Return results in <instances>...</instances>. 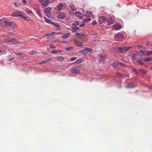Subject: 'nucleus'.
Masks as SVG:
<instances>
[{"label":"nucleus","instance_id":"12","mask_svg":"<svg viewBox=\"0 0 152 152\" xmlns=\"http://www.w3.org/2000/svg\"><path fill=\"white\" fill-rule=\"evenodd\" d=\"M145 62V58H142L138 61V63L139 64L141 65H143L144 64V62Z\"/></svg>","mask_w":152,"mask_h":152},{"label":"nucleus","instance_id":"38","mask_svg":"<svg viewBox=\"0 0 152 152\" xmlns=\"http://www.w3.org/2000/svg\"><path fill=\"white\" fill-rule=\"evenodd\" d=\"M77 59V58L76 57H73L71 58L70 60L71 61H75Z\"/></svg>","mask_w":152,"mask_h":152},{"label":"nucleus","instance_id":"53","mask_svg":"<svg viewBox=\"0 0 152 152\" xmlns=\"http://www.w3.org/2000/svg\"><path fill=\"white\" fill-rule=\"evenodd\" d=\"M28 12L29 13H32V12L31 11H28Z\"/></svg>","mask_w":152,"mask_h":152},{"label":"nucleus","instance_id":"45","mask_svg":"<svg viewBox=\"0 0 152 152\" xmlns=\"http://www.w3.org/2000/svg\"><path fill=\"white\" fill-rule=\"evenodd\" d=\"M0 53H3V54H5L6 53V52L4 50H0Z\"/></svg>","mask_w":152,"mask_h":152},{"label":"nucleus","instance_id":"29","mask_svg":"<svg viewBox=\"0 0 152 152\" xmlns=\"http://www.w3.org/2000/svg\"><path fill=\"white\" fill-rule=\"evenodd\" d=\"M70 7H71L72 10L73 11H74L76 10V9L74 7V6L73 4L71 5Z\"/></svg>","mask_w":152,"mask_h":152},{"label":"nucleus","instance_id":"8","mask_svg":"<svg viewBox=\"0 0 152 152\" xmlns=\"http://www.w3.org/2000/svg\"><path fill=\"white\" fill-rule=\"evenodd\" d=\"M113 28L115 30H118L121 28V26L120 24H116L113 26Z\"/></svg>","mask_w":152,"mask_h":152},{"label":"nucleus","instance_id":"43","mask_svg":"<svg viewBox=\"0 0 152 152\" xmlns=\"http://www.w3.org/2000/svg\"><path fill=\"white\" fill-rule=\"evenodd\" d=\"M14 5H15V7H19L20 6V4H18L17 3H16L15 2L14 3Z\"/></svg>","mask_w":152,"mask_h":152},{"label":"nucleus","instance_id":"21","mask_svg":"<svg viewBox=\"0 0 152 152\" xmlns=\"http://www.w3.org/2000/svg\"><path fill=\"white\" fill-rule=\"evenodd\" d=\"M63 6V4L61 3H60L58 5L57 7L58 9L59 10H61Z\"/></svg>","mask_w":152,"mask_h":152},{"label":"nucleus","instance_id":"14","mask_svg":"<svg viewBox=\"0 0 152 152\" xmlns=\"http://www.w3.org/2000/svg\"><path fill=\"white\" fill-rule=\"evenodd\" d=\"M52 60V59L49 58L47 59H46L45 60L41 61L40 63H39V64H43L46 63L48 62L51 61Z\"/></svg>","mask_w":152,"mask_h":152},{"label":"nucleus","instance_id":"47","mask_svg":"<svg viewBox=\"0 0 152 152\" xmlns=\"http://www.w3.org/2000/svg\"><path fill=\"white\" fill-rule=\"evenodd\" d=\"M22 2L24 4H26L27 3V1L26 0H22Z\"/></svg>","mask_w":152,"mask_h":152},{"label":"nucleus","instance_id":"34","mask_svg":"<svg viewBox=\"0 0 152 152\" xmlns=\"http://www.w3.org/2000/svg\"><path fill=\"white\" fill-rule=\"evenodd\" d=\"M16 41V39H11L9 40H8V42H15Z\"/></svg>","mask_w":152,"mask_h":152},{"label":"nucleus","instance_id":"51","mask_svg":"<svg viewBox=\"0 0 152 152\" xmlns=\"http://www.w3.org/2000/svg\"><path fill=\"white\" fill-rule=\"evenodd\" d=\"M0 25L1 26V27H4V26L2 25V23L0 24Z\"/></svg>","mask_w":152,"mask_h":152},{"label":"nucleus","instance_id":"56","mask_svg":"<svg viewBox=\"0 0 152 152\" xmlns=\"http://www.w3.org/2000/svg\"><path fill=\"white\" fill-rule=\"evenodd\" d=\"M72 32L73 33V32H75L76 31H74V30H72Z\"/></svg>","mask_w":152,"mask_h":152},{"label":"nucleus","instance_id":"5","mask_svg":"<svg viewBox=\"0 0 152 152\" xmlns=\"http://www.w3.org/2000/svg\"><path fill=\"white\" fill-rule=\"evenodd\" d=\"M80 67H77L74 68L72 70L71 72L72 74H77L80 73Z\"/></svg>","mask_w":152,"mask_h":152},{"label":"nucleus","instance_id":"31","mask_svg":"<svg viewBox=\"0 0 152 152\" xmlns=\"http://www.w3.org/2000/svg\"><path fill=\"white\" fill-rule=\"evenodd\" d=\"M74 49V48L72 47H67L65 48V49L68 51L70 50H72Z\"/></svg>","mask_w":152,"mask_h":152},{"label":"nucleus","instance_id":"35","mask_svg":"<svg viewBox=\"0 0 152 152\" xmlns=\"http://www.w3.org/2000/svg\"><path fill=\"white\" fill-rule=\"evenodd\" d=\"M140 52L144 56H146V53L145 52L141 50L140 51Z\"/></svg>","mask_w":152,"mask_h":152},{"label":"nucleus","instance_id":"58","mask_svg":"<svg viewBox=\"0 0 152 152\" xmlns=\"http://www.w3.org/2000/svg\"><path fill=\"white\" fill-rule=\"evenodd\" d=\"M150 88L151 89H152V86L151 87V88Z\"/></svg>","mask_w":152,"mask_h":152},{"label":"nucleus","instance_id":"50","mask_svg":"<svg viewBox=\"0 0 152 152\" xmlns=\"http://www.w3.org/2000/svg\"><path fill=\"white\" fill-rule=\"evenodd\" d=\"M13 59V58H10L8 59V60L9 61H10L11 60H12Z\"/></svg>","mask_w":152,"mask_h":152},{"label":"nucleus","instance_id":"16","mask_svg":"<svg viewBox=\"0 0 152 152\" xmlns=\"http://www.w3.org/2000/svg\"><path fill=\"white\" fill-rule=\"evenodd\" d=\"M78 37L81 39H83L85 37V35L83 34H80L79 33H76Z\"/></svg>","mask_w":152,"mask_h":152},{"label":"nucleus","instance_id":"39","mask_svg":"<svg viewBox=\"0 0 152 152\" xmlns=\"http://www.w3.org/2000/svg\"><path fill=\"white\" fill-rule=\"evenodd\" d=\"M118 64L120 65L121 66H123V67L125 66V64L121 62H119L118 63Z\"/></svg>","mask_w":152,"mask_h":152},{"label":"nucleus","instance_id":"36","mask_svg":"<svg viewBox=\"0 0 152 152\" xmlns=\"http://www.w3.org/2000/svg\"><path fill=\"white\" fill-rule=\"evenodd\" d=\"M72 28L74 30H78L79 29V28L78 27H72Z\"/></svg>","mask_w":152,"mask_h":152},{"label":"nucleus","instance_id":"59","mask_svg":"<svg viewBox=\"0 0 152 152\" xmlns=\"http://www.w3.org/2000/svg\"><path fill=\"white\" fill-rule=\"evenodd\" d=\"M1 44V45H2V44H1V43L0 42V45Z\"/></svg>","mask_w":152,"mask_h":152},{"label":"nucleus","instance_id":"52","mask_svg":"<svg viewBox=\"0 0 152 152\" xmlns=\"http://www.w3.org/2000/svg\"><path fill=\"white\" fill-rule=\"evenodd\" d=\"M47 34H45V35H44L43 36V37H46V36H47Z\"/></svg>","mask_w":152,"mask_h":152},{"label":"nucleus","instance_id":"1","mask_svg":"<svg viewBox=\"0 0 152 152\" xmlns=\"http://www.w3.org/2000/svg\"><path fill=\"white\" fill-rule=\"evenodd\" d=\"M11 16L14 17H21L23 18L28 21H29L30 19L28 18V16L25 15L23 11H17L13 12Z\"/></svg>","mask_w":152,"mask_h":152},{"label":"nucleus","instance_id":"42","mask_svg":"<svg viewBox=\"0 0 152 152\" xmlns=\"http://www.w3.org/2000/svg\"><path fill=\"white\" fill-rule=\"evenodd\" d=\"M140 71L142 73H146V71L144 69H141L140 70Z\"/></svg>","mask_w":152,"mask_h":152},{"label":"nucleus","instance_id":"15","mask_svg":"<svg viewBox=\"0 0 152 152\" xmlns=\"http://www.w3.org/2000/svg\"><path fill=\"white\" fill-rule=\"evenodd\" d=\"M75 15L78 18H80V19H82V14L79 12H77L75 13Z\"/></svg>","mask_w":152,"mask_h":152},{"label":"nucleus","instance_id":"11","mask_svg":"<svg viewBox=\"0 0 152 152\" xmlns=\"http://www.w3.org/2000/svg\"><path fill=\"white\" fill-rule=\"evenodd\" d=\"M99 56L101 58V59H100L101 60L103 61V63H105V61H104V59H105L106 55L104 54H99Z\"/></svg>","mask_w":152,"mask_h":152},{"label":"nucleus","instance_id":"17","mask_svg":"<svg viewBox=\"0 0 152 152\" xmlns=\"http://www.w3.org/2000/svg\"><path fill=\"white\" fill-rule=\"evenodd\" d=\"M49 2L48 1H45L44 3H42L41 4L42 6L45 7L47 6L49 4Z\"/></svg>","mask_w":152,"mask_h":152},{"label":"nucleus","instance_id":"10","mask_svg":"<svg viewBox=\"0 0 152 152\" xmlns=\"http://www.w3.org/2000/svg\"><path fill=\"white\" fill-rule=\"evenodd\" d=\"M66 16L65 14L60 12L57 16L58 18L60 19H62Z\"/></svg>","mask_w":152,"mask_h":152},{"label":"nucleus","instance_id":"48","mask_svg":"<svg viewBox=\"0 0 152 152\" xmlns=\"http://www.w3.org/2000/svg\"><path fill=\"white\" fill-rule=\"evenodd\" d=\"M115 63H113L112 64V66H113L114 68H115L116 67V66H115Z\"/></svg>","mask_w":152,"mask_h":152},{"label":"nucleus","instance_id":"41","mask_svg":"<svg viewBox=\"0 0 152 152\" xmlns=\"http://www.w3.org/2000/svg\"><path fill=\"white\" fill-rule=\"evenodd\" d=\"M51 52L53 54H57V51L54 50L52 51Z\"/></svg>","mask_w":152,"mask_h":152},{"label":"nucleus","instance_id":"28","mask_svg":"<svg viewBox=\"0 0 152 152\" xmlns=\"http://www.w3.org/2000/svg\"><path fill=\"white\" fill-rule=\"evenodd\" d=\"M56 59L57 60L61 61V60H64V58L63 57L60 56L56 58Z\"/></svg>","mask_w":152,"mask_h":152},{"label":"nucleus","instance_id":"40","mask_svg":"<svg viewBox=\"0 0 152 152\" xmlns=\"http://www.w3.org/2000/svg\"><path fill=\"white\" fill-rule=\"evenodd\" d=\"M97 23L96 21L95 20H93L92 23V24L93 25H95L97 24Z\"/></svg>","mask_w":152,"mask_h":152},{"label":"nucleus","instance_id":"4","mask_svg":"<svg viewBox=\"0 0 152 152\" xmlns=\"http://www.w3.org/2000/svg\"><path fill=\"white\" fill-rule=\"evenodd\" d=\"M1 22H3L7 26L14 27L15 25V24L13 22H11L7 20L2 21Z\"/></svg>","mask_w":152,"mask_h":152},{"label":"nucleus","instance_id":"20","mask_svg":"<svg viewBox=\"0 0 152 152\" xmlns=\"http://www.w3.org/2000/svg\"><path fill=\"white\" fill-rule=\"evenodd\" d=\"M107 22L110 25H111L113 24V20L111 18H109L108 19Z\"/></svg>","mask_w":152,"mask_h":152},{"label":"nucleus","instance_id":"57","mask_svg":"<svg viewBox=\"0 0 152 152\" xmlns=\"http://www.w3.org/2000/svg\"><path fill=\"white\" fill-rule=\"evenodd\" d=\"M106 58H105V59H104V61H105V63H106Z\"/></svg>","mask_w":152,"mask_h":152},{"label":"nucleus","instance_id":"9","mask_svg":"<svg viewBox=\"0 0 152 152\" xmlns=\"http://www.w3.org/2000/svg\"><path fill=\"white\" fill-rule=\"evenodd\" d=\"M115 37L116 39H122L124 38L123 35L119 33H118L115 35Z\"/></svg>","mask_w":152,"mask_h":152},{"label":"nucleus","instance_id":"22","mask_svg":"<svg viewBox=\"0 0 152 152\" xmlns=\"http://www.w3.org/2000/svg\"><path fill=\"white\" fill-rule=\"evenodd\" d=\"M92 13L89 11H87L86 13V15L87 17H90L92 15Z\"/></svg>","mask_w":152,"mask_h":152},{"label":"nucleus","instance_id":"25","mask_svg":"<svg viewBox=\"0 0 152 152\" xmlns=\"http://www.w3.org/2000/svg\"><path fill=\"white\" fill-rule=\"evenodd\" d=\"M145 62L147 61H152V58L150 57H148L146 58H145Z\"/></svg>","mask_w":152,"mask_h":152},{"label":"nucleus","instance_id":"23","mask_svg":"<svg viewBox=\"0 0 152 152\" xmlns=\"http://www.w3.org/2000/svg\"><path fill=\"white\" fill-rule=\"evenodd\" d=\"M134 86V85L133 83H130L127 86V87L128 88H132Z\"/></svg>","mask_w":152,"mask_h":152},{"label":"nucleus","instance_id":"44","mask_svg":"<svg viewBox=\"0 0 152 152\" xmlns=\"http://www.w3.org/2000/svg\"><path fill=\"white\" fill-rule=\"evenodd\" d=\"M85 25V24L84 23H82V24H80V27H83Z\"/></svg>","mask_w":152,"mask_h":152},{"label":"nucleus","instance_id":"18","mask_svg":"<svg viewBox=\"0 0 152 152\" xmlns=\"http://www.w3.org/2000/svg\"><path fill=\"white\" fill-rule=\"evenodd\" d=\"M70 36V34L69 33H66L62 36V37L64 39H66L69 37Z\"/></svg>","mask_w":152,"mask_h":152},{"label":"nucleus","instance_id":"54","mask_svg":"<svg viewBox=\"0 0 152 152\" xmlns=\"http://www.w3.org/2000/svg\"><path fill=\"white\" fill-rule=\"evenodd\" d=\"M46 16H47L48 17H49V18H50L49 16V15H48V14H46Z\"/></svg>","mask_w":152,"mask_h":152},{"label":"nucleus","instance_id":"37","mask_svg":"<svg viewBox=\"0 0 152 152\" xmlns=\"http://www.w3.org/2000/svg\"><path fill=\"white\" fill-rule=\"evenodd\" d=\"M91 18H87L85 19L84 20V21L86 22H87L91 21Z\"/></svg>","mask_w":152,"mask_h":152},{"label":"nucleus","instance_id":"32","mask_svg":"<svg viewBox=\"0 0 152 152\" xmlns=\"http://www.w3.org/2000/svg\"><path fill=\"white\" fill-rule=\"evenodd\" d=\"M54 34H55V33L54 32H52V33H50V34H47V36L50 37V36H52Z\"/></svg>","mask_w":152,"mask_h":152},{"label":"nucleus","instance_id":"2","mask_svg":"<svg viewBox=\"0 0 152 152\" xmlns=\"http://www.w3.org/2000/svg\"><path fill=\"white\" fill-rule=\"evenodd\" d=\"M88 52L92 53H93V50L91 48L88 47H86L84 48V50H81L80 51V53L86 54H87Z\"/></svg>","mask_w":152,"mask_h":152},{"label":"nucleus","instance_id":"26","mask_svg":"<svg viewBox=\"0 0 152 152\" xmlns=\"http://www.w3.org/2000/svg\"><path fill=\"white\" fill-rule=\"evenodd\" d=\"M52 24L53 25L55 26L56 27L58 28H60V26L59 24L57 23H54L53 22L52 23Z\"/></svg>","mask_w":152,"mask_h":152},{"label":"nucleus","instance_id":"19","mask_svg":"<svg viewBox=\"0 0 152 152\" xmlns=\"http://www.w3.org/2000/svg\"><path fill=\"white\" fill-rule=\"evenodd\" d=\"M44 18L45 19V22L49 23H50L52 24L53 22L51 20L48 19L46 18V17H45Z\"/></svg>","mask_w":152,"mask_h":152},{"label":"nucleus","instance_id":"13","mask_svg":"<svg viewBox=\"0 0 152 152\" xmlns=\"http://www.w3.org/2000/svg\"><path fill=\"white\" fill-rule=\"evenodd\" d=\"M52 9L51 8L48 7L45 8L44 10V13L45 14L48 13L50 12Z\"/></svg>","mask_w":152,"mask_h":152},{"label":"nucleus","instance_id":"3","mask_svg":"<svg viewBox=\"0 0 152 152\" xmlns=\"http://www.w3.org/2000/svg\"><path fill=\"white\" fill-rule=\"evenodd\" d=\"M130 47H123L119 48V51L122 53H124L128 51L130 49Z\"/></svg>","mask_w":152,"mask_h":152},{"label":"nucleus","instance_id":"46","mask_svg":"<svg viewBox=\"0 0 152 152\" xmlns=\"http://www.w3.org/2000/svg\"><path fill=\"white\" fill-rule=\"evenodd\" d=\"M16 55L18 56H21L22 55V54L21 53H16Z\"/></svg>","mask_w":152,"mask_h":152},{"label":"nucleus","instance_id":"6","mask_svg":"<svg viewBox=\"0 0 152 152\" xmlns=\"http://www.w3.org/2000/svg\"><path fill=\"white\" fill-rule=\"evenodd\" d=\"M107 21V19L104 16L99 17V22L100 24L105 23Z\"/></svg>","mask_w":152,"mask_h":152},{"label":"nucleus","instance_id":"49","mask_svg":"<svg viewBox=\"0 0 152 152\" xmlns=\"http://www.w3.org/2000/svg\"><path fill=\"white\" fill-rule=\"evenodd\" d=\"M133 70L136 73V74H138V73H137V72L136 71V70L135 69H133Z\"/></svg>","mask_w":152,"mask_h":152},{"label":"nucleus","instance_id":"30","mask_svg":"<svg viewBox=\"0 0 152 152\" xmlns=\"http://www.w3.org/2000/svg\"><path fill=\"white\" fill-rule=\"evenodd\" d=\"M75 23H72V25L74 26H76L79 25V22L77 21H75Z\"/></svg>","mask_w":152,"mask_h":152},{"label":"nucleus","instance_id":"33","mask_svg":"<svg viewBox=\"0 0 152 152\" xmlns=\"http://www.w3.org/2000/svg\"><path fill=\"white\" fill-rule=\"evenodd\" d=\"M50 48L51 49L55 48H56L55 46L53 45L52 44H50Z\"/></svg>","mask_w":152,"mask_h":152},{"label":"nucleus","instance_id":"55","mask_svg":"<svg viewBox=\"0 0 152 152\" xmlns=\"http://www.w3.org/2000/svg\"><path fill=\"white\" fill-rule=\"evenodd\" d=\"M57 51V53L58 52H61V51L60 50H58Z\"/></svg>","mask_w":152,"mask_h":152},{"label":"nucleus","instance_id":"7","mask_svg":"<svg viewBox=\"0 0 152 152\" xmlns=\"http://www.w3.org/2000/svg\"><path fill=\"white\" fill-rule=\"evenodd\" d=\"M73 42L77 47H80L83 46V45L81 43L76 39H74Z\"/></svg>","mask_w":152,"mask_h":152},{"label":"nucleus","instance_id":"24","mask_svg":"<svg viewBox=\"0 0 152 152\" xmlns=\"http://www.w3.org/2000/svg\"><path fill=\"white\" fill-rule=\"evenodd\" d=\"M36 12L39 16L40 17H42V15L41 14V12L40 10H36Z\"/></svg>","mask_w":152,"mask_h":152},{"label":"nucleus","instance_id":"27","mask_svg":"<svg viewBox=\"0 0 152 152\" xmlns=\"http://www.w3.org/2000/svg\"><path fill=\"white\" fill-rule=\"evenodd\" d=\"M146 56H151L152 55V51L146 52Z\"/></svg>","mask_w":152,"mask_h":152}]
</instances>
